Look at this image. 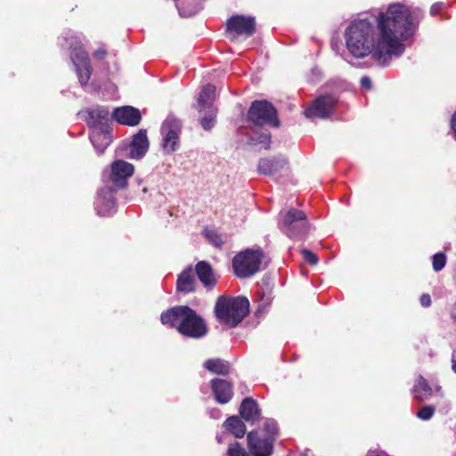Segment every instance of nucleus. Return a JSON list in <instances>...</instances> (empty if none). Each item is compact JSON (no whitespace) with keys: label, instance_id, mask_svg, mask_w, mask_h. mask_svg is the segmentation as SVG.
<instances>
[{"label":"nucleus","instance_id":"7ed1b4c3","mask_svg":"<svg viewBox=\"0 0 456 456\" xmlns=\"http://www.w3.org/2000/svg\"><path fill=\"white\" fill-rule=\"evenodd\" d=\"M310 224L307 216L303 210L290 208L286 211L279 222V228L288 237L300 240L309 232Z\"/></svg>","mask_w":456,"mask_h":456},{"label":"nucleus","instance_id":"4468645a","mask_svg":"<svg viewBox=\"0 0 456 456\" xmlns=\"http://www.w3.org/2000/svg\"><path fill=\"white\" fill-rule=\"evenodd\" d=\"M195 273L205 289L212 290L217 284L218 276L211 265L207 261H200L195 265Z\"/></svg>","mask_w":456,"mask_h":456},{"label":"nucleus","instance_id":"6e6552de","mask_svg":"<svg viewBox=\"0 0 456 456\" xmlns=\"http://www.w3.org/2000/svg\"><path fill=\"white\" fill-rule=\"evenodd\" d=\"M256 31V20L254 17L245 15H233L227 20L226 32L232 40L238 37H251Z\"/></svg>","mask_w":456,"mask_h":456},{"label":"nucleus","instance_id":"cd10ccee","mask_svg":"<svg viewBox=\"0 0 456 456\" xmlns=\"http://www.w3.org/2000/svg\"><path fill=\"white\" fill-rule=\"evenodd\" d=\"M204 116L200 119V125L205 130H210L216 122V109H208L203 110Z\"/></svg>","mask_w":456,"mask_h":456},{"label":"nucleus","instance_id":"dca6fc26","mask_svg":"<svg viewBox=\"0 0 456 456\" xmlns=\"http://www.w3.org/2000/svg\"><path fill=\"white\" fill-rule=\"evenodd\" d=\"M148 148L149 141L147 138L146 130L141 129L133 136V139L129 144V152L127 153V157L133 159H139L145 155Z\"/></svg>","mask_w":456,"mask_h":456},{"label":"nucleus","instance_id":"0eeeda50","mask_svg":"<svg viewBox=\"0 0 456 456\" xmlns=\"http://www.w3.org/2000/svg\"><path fill=\"white\" fill-rule=\"evenodd\" d=\"M184 311L182 322L178 326V332L191 338H200L205 336L208 328L202 317L188 305Z\"/></svg>","mask_w":456,"mask_h":456},{"label":"nucleus","instance_id":"58836bf2","mask_svg":"<svg viewBox=\"0 0 456 456\" xmlns=\"http://www.w3.org/2000/svg\"><path fill=\"white\" fill-rule=\"evenodd\" d=\"M452 370L456 373V350L453 351L452 356Z\"/></svg>","mask_w":456,"mask_h":456},{"label":"nucleus","instance_id":"bb28decb","mask_svg":"<svg viewBox=\"0 0 456 456\" xmlns=\"http://www.w3.org/2000/svg\"><path fill=\"white\" fill-rule=\"evenodd\" d=\"M202 233L208 241L216 248H220L224 244V240L222 239L221 234L216 230L204 229Z\"/></svg>","mask_w":456,"mask_h":456},{"label":"nucleus","instance_id":"393cba45","mask_svg":"<svg viewBox=\"0 0 456 456\" xmlns=\"http://www.w3.org/2000/svg\"><path fill=\"white\" fill-rule=\"evenodd\" d=\"M287 168H289V162L282 157L263 159L258 164V171H279Z\"/></svg>","mask_w":456,"mask_h":456},{"label":"nucleus","instance_id":"1a4fd4ad","mask_svg":"<svg viewBox=\"0 0 456 456\" xmlns=\"http://www.w3.org/2000/svg\"><path fill=\"white\" fill-rule=\"evenodd\" d=\"M181 132V122L174 116H168L161 126V134L163 135V148L167 152H172L176 150L179 142V134Z\"/></svg>","mask_w":456,"mask_h":456},{"label":"nucleus","instance_id":"a18cd8bd","mask_svg":"<svg viewBox=\"0 0 456 456\" xmlns=\"http://www.w3.org/2000/svg\"><path fill=\"white\" fill-rule=\"evenodd\" d=\"M455 319H456V315H455Z\"/></svg>","mask_w":456,"mask_h":456},{"label":"nucleus","instance_id":"e433bc0d","mask_svg":"<svg viewBox=\"0 0 456 456\" xmlns=\"http://www.w3.org/2000/svg\"><path fill=\"white\" fill-rule=\"evenodd\" d=\"M444 6V4L443 3L434 4L430 8V13L432 15L437 14Z\"/></svg>","mask_w":456,"mask_h":456},{"label":"nucleus","instance_id":"9d476101","mask_svg":"<svg viewBox=\"0 0 456 456\" xmlns=\"http://www.w3.org/2000/svg\"><path fill=\"white\" fill-rule=\"evenodd\" d=\"M338 100L330 95H322L315 99L305 109V115L308 118H328L333 112Z\"/></svg>","mask_w":456,"mask_h":456},{"label":"nucleus","instance_id":"2eb2a0df","mask_svg":"<svg viewBox=\"0 0 456 456\" xmlns=\"http://www.w3.org/2000/svg\"><path fill=\"white\" fill-rule=\"evenodd\" d=\"M112 117L119 124L131 126L138 125L142 118L139 110L132 106H124L115 109Z\"/></svg>","mask_w":456,"mask_h":456},{"label":"nucleus","instance_id":"5701e85b","mask_svg":"<svg viewBox=\"0 0 456 456\" xmlns=\"http://www.w3.org/2000/svg\"><path fill=\"white\" fill-rule=\"evenodd\" d=\"M204 368L209 372L216 375H228L231 372V363L221 358H210L205 361Z\"/></svg>","mask_w":456,"mask_h":456},{"label":"nucleus","instance_id":"4c0bfd02","mask_svg":"<svg viewBox=\"0 0 456 456\" xmlns=\"http://www.w3.org/2000/svg\"><path fill=\"white\" fill-rule=\"evenodd\" d=\"M107 53L104 49H98L94 52V56L98 59H103Z\"/></svg>","mask_w":456,"mask_h":456},{"label":"nucleus","instance_id":"c03bdc74","mask_svg":"<svg viewBox=\"0 0 456 456\" xmlns=\"http://www.w3.org/2000/svg\"><path fill=\"white\" fill-rule=\"evenodd\" d=\"M175 2H177L178 0H175Z\"/></svg>","mask_w":456,"mask_h":456},{"label":"nucleus","instance_id":"79ce46f5","mask_svg":"<svg viewBox=\"0 0 456 456\" xmlns=\"http://www.w3.org/2000/svg\"><path fill=\"white\" fill-rule=\"evenodd\" d=\"M147 191H148V190H147V188H146V187H143V188H142V191H143V192H146Z\"/></svg>","mask_w":456,"mask_h":456},{"label":"nucleus","instance_id":"a211bd4d","mask_svg":"<svg viewBox=\"0 0 456 456\" xmlns=\"http://www.w3.org/2000/svg\"><path fill=\"white\" fill-rule=\"evenodd\" d=\"M87 125L94 129L103 126H108L110 111L105 107L97 106L86 111Z\"/></svg>","mask_w":456,"mask_h":456},{"label":"nucleus","instance_id":"c756f323","mask_svg":"<svg viewBox=\"0 0 456 456\" xmlns=\"http://www.w3.org/2000/svg\"><path fill=\"white\" fill-rule=\"evenodd\" d=\"M446 265V256L444 253H436L432 258V267L436 272H440Z\"/></svg>","mask_w":456,"mask_h":456},{"label":"nucleus","instance_id":"20e7f679","mask_svg":"<svg viewBox=\"0 0 456 456\" xmlns=\"http://www.w3.org/2000/svg\"><path fill=\"white\" fill-rule=\"evenodd\" d=\"M263 258L262 250L246 249L232 259V268L240 278H248L258 272Z\"/></svg>","mask_w":456,"mask_h":456},{"label":"nucleus","instance_id":"b1692460","mask_svg":"<svg viewBox=\"0 0 456 456\" xmlns=\"http://www.w3.org/2000/svg\"><path fill=\"white\" fill-rule=\"evenodd\" d=\"M216 87L213 85L205 86L198 98L197 109L200 112L208 109H215L213 106V101L215 98Z\"/></svg>","mask_w":456,"mask_h":456},{"label":"nucleus","instance_id":"ea45409f","mask_svg":"<svg viewBox=\"0 0 456 456\" xmlns=\"http://www.w3.org/2000/svg\"><path fill=\"white\" fill-rule=\"evenodd\" d=\"M264 137H265V139L266 141H268V142H269V141H270V139H271L270 134H265V135H264Z\"/></svg>","mask_w":456,"mask_h":456},{"label":"nucleus","instance_id":"9b49d317","mask_svg":"<svg viewBox=\"0 0 456 456\" xmlns=\"http://www.w3.org/2000/svg\"><path fill=\"white\" fill-rule=\"evenodd\" d=\"M248 448L253 456H271L273 452L274 438L262 437L257 431H250L247 435Z\"/></svg>","mask_w":456,"mask_h":456},{"label":"nucleus","instance_id":"a19ab883","mask_svg":"<svg viewBox=\"0 0 456 456\" xmlns=\"http://www.w3.org/2000/svg\"><path fill=\"white\" fill-rule=\"evenodd\" d=\"M265 175H268L270 176H273L274 175H276V173H272V172H269V173H264Z\"/></svg>","mask_w":456,"mask_h":456},{"label":"nucleus","instance_id":"f8f14e48","mask_svg":"<svg viewBox=\"0 0 456 456\" xmlns=\"http://www.w3.org/2000/svg\"><path fill=\"white\" fill-rule=\"evenodd\" d=\"M71 60L80 84L83 86H86L92 75V67L86 52L81 46L75 47L71 53Z\"/></svg>","mask_w":456,"mask_h":456},{"label":"nucleus","instance_id":"37998d69","mask_svg":"<svg viewBox=\"0 0 456 456\" xmlns=\"http://www.w3.org/2000/svg\"><path fill=\"white\" fill-rule=\"evenodd\" d=\"M273 428L275 430L274 434H276L277 433V428L274 427Z\"/></svg>","mask_w":456,"mask_h":456},{"label":"nucleus","instance_id":"423d86ee","mask_svg":"<svg viewBox=\"0 0 456 456\" xmlns=\"http://www.w3.org/2000/svg\"><path fill=\"white\" fill-rule=\"evenodd\" d=\"M248 118L259 126L264 125L279 126L276 109L265 100L255 101L251 103L248 112Z\"/></svg>","mask_w":456,"mask_h":456},{"label":"nucleus","instance_id":"7c9ffc66","mask_svg":"<svg viewBox=\"0 0 456 456\" xmlns=\"http://www.w3.org/2000/svg\"><path fill=\"white\" fill-rule=\"evenodd\" d=\"M435 411H436L435 406L425 405L418 411L416 416H417V418H419L421 420H428L433 417Z\"/></svg>","mask_w":456,"mask_h":456},{"label":"nucleus","instance_id":"c9c22d12","mask_svg":"<svg viewBox=\"0 0 456 456\" xmlns=\"http://www.w3.org/2000/svg\"><path fill=\"white\" fill-rule=\"evenodd\" d=\"M361 86L362 87L367 89V90H370L371 88V80L369 77H362L361 78Z\"/></svg>","mask_w":456,"mask_h":456},{"label":"nucleus","instance_id":"f257e3e1","mask_svg":"<svg viewBox=\"0 0 456 456\" xmlns=\"http://www.w3.org/2000/svg\"><path fill=\"white\" fill-rule=\"evenodd\" d=\"M379 36L374 45V28L367 20H354L346 31L348 51L356 58L370 53L380 65H387L394 56H400L405 50L403 42L415 31L411 12L403 4H392L378 20Z\"/></svg>","mask_w":456,"mask_h":456},{"label":"nucleus","instance_id":"c85d7f7f","mask_svg":"<svg viewBox=\"0 0 456 456\" xmlns=\"http://www.w3.org/2000/svg\"><path fill=\"white\" fill-rule=\"evenodd\" d=\"M227 456H250L248 452L241 446L239 442H233L229 444Z\"/></svg>","mask_w":456,"mask_h":456},{"label":"nucleus","instance_id":"a878e982","mask_svg":"<svg viewBox=\"0 0 456 456\" xmlns=\"http://www.w3.org/2000/svg\"><path fill=\"white\" fill-rule=\"evenodd\" d=\"M224 426L227 431L231 432L237 438H241L246 434V426L237 416L229 417L224 421Z\"/></svg>","mask_w":456,"mask_h":456},{"label":"nucleus","instance_id":"f03ea898","mask_svg":"<svg viewBox=\"0 0 456 456\" xmlns=\"http://www.w3.org/2000/svg\"><path fill=\"white\" fill-rule=\"evenodd\" d=\"M248 307L249 303L246 297L220 296L215 305V314L220 322L234 328L248 315Z\"/></svg>","mask_w":456,"mask_h":456},{"label":"nucleus","instance_id":"4be33fe9","mask_svg":"<svg viewBox=\"0 0 456 456\" xmlns=\"http://www.w3.org/2000/svg\"><path fill=\"white\" fill-rule=\"evenodd\" d=\"M411 392L414 400L419 403L430 399L433 395V389L428 381L421 375L417 378Z\"/></svg>","mask_w":456,"mask_h":456},{"label":"nucleus","instance_id":"39448f33","mask_svg":"<svg viewBox=\"0 0 456 456\" xmlns=\"http://www.w3.org/2000/svg\"><path fill=\"white\" fill-rule=\"evenodd\" d=\"M133 174L134 173H107V175L103 177L105 185L98 191V197L106 207L112 208L115 205V193L118 190L125 189L127 186V179L131 177Z\"/></svg>","mask_w":456,"mask_h":456},{"label":"nucleus","instance_id":"412c9836","mask_svg":"<svg viewBox=\"0 0 456 456\" xmlns=\"http://www.w3.org/2000/svg\"><path fill=\"white\" fill-rule=\"evenodd\" d=\"M196 280L191 267L184 269L177 277L176 289L179 292L190 293L195 291Z\"/></svg>","mask_w":456,"mask_h":456},{"label":"nucleus","instance_id":"f704fd0d","mask_svg":"<svg viewBox=\"0 0 456 456\" xmlns=\"http://www.w3.org/2000/svg\"><path fill=\"white\" fill-rule=\"evenodd\" d=\"M420 305L423 307H428L431 305L432 300L429 294H422L419 298Z\"/></svg>","mask_w":456,"mask_h":456},{"label":"nucleus","instance_id":"6ab92c4d","mask_svg":"<svg viewBox=\"0 0 456 456\" xmlns=\"http://www.w3.org/2000/svg\"><path fill=\"white\" fill-rule=\"evenodd\" d=\"M186 308L187 305H177L163 312L160 315L161 323L175 328L178 330V326L182 322Z\"/></svg>","mask_w":456,"mask_h":456},{"label":"nucleus","instance_id":"72a5a7b5","mask_svg":"<svg viewBox=\"0 0 456 456\" xmlns=\"http://www.w3.org/2000/svg\"><path fill=\"white\" fill-rule=\"evenodd\" d=\"M256 297H258L259 300H260V303H259V305H258L259 308L260 307L265 308V307L268 306L271 304L272 297H271V292L270 291L265 293V291L260 289V290H258L256 292Z\"/></svg>","mask_w":456,"mask_h":456},{"label":"nucleus","instance_id":"f3484780","mask_svg":"<svg viewBox=\"0 0 456 456\" xmlns=\"http://www.w3.org/2000/svg\"><path fill=\"white\" fill-rule=\"evenodd\" d=\"M90 140L98 153H102L110 144L112 136L109 126H103L92 129Z\"/></svg>","mask_w":456,"mask_h":456},{"label":"nucleus","instance_id":"ddd939ff","mask_svg":"<svg viewBox=\"0 0 456 456\" xmlns=\"http://www.w3.org/2000/svg\"><path fill=\"white\" fill-rule=\"evenodd\" d=\"M210 387L215 400L220 404L229 403L233 396L232 383L227 379L215 378L210 380Z\"/></svg>","mask_w":456,"mask_h":456},{"label":"nucleus","instance_id":"2f4dec72","mask_svg":"<svg viewBox=\"0 0 456 456\" xmlns=\"http://www.w3.org/2000/svg\"><path fill=\"white\" fill-rule=\"evenodd\" d=\"M110 171H134V166L126 161L118 159L111 164Z\"/></svg>","mask_w":456,"mask_h":456},{"label":"nucleus","instance_id":"473e14b6","mask_svg":"<svg viewBox=\"0 0 456 456\" xmlns=\"http://www.w3.org/2000/svg\"><path fill=\"white\" fill-rule=\"evenodd\" d=\"M300 253L303 256V259L308 263L310 265H316L318 264L319 258L316 254H314L313 251L303 248L300 250Z\"/></svg>","mask_w":456,"mask_h":456},{"label":"nucleus","instance_id":"aec40b11","mask_svg":"<svg viewBox=\"0 0 456 456\" xmlns=\"http://www.w3.org/2000/svg\"><path fill=\"white\" fill-rule=\"evenodd\" d=\"M240 415L248 422L254 423L258 420L260 418V410L256 401L251 397L243 399L240 406Z\"/></svg>","mask_w":456,"mask_h":456}]
</instances>
